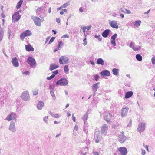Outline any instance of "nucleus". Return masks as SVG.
I'll list each match as a JSON object with an SVG mask.
<instances>
[{
  "mask_svg": "<svg viewBox=\"0 0 155 155\" xmlns=\"http://www.w3.org/2000/svg\"><path fill=\"white\" fill-rule=\"evenodd\" d=\"M91 27V26L90 25L89 26H87V27H86V29H87V30H89Z\"/></svg>",
  "mask_w": 155,
  "mask_h": 155,
  "instance_id": "obj_57",
  "label": "nucleus"
},
{
  "mask_svg": "<svg viewBox=\"0 0 155 155\" xmlns=\"http://www.w3.org/2000/svg\"><path fill=\"white\" fill-rule=\"evenodd\" d=\"M145 151L143 149L142 150L141 154L142 155H144L145 154Z\"/></svg>",
  "mask_w": 155,
  "mask_h": 155,
  "instance_id": "obj_54",
  "label": "nucleus"
},
{
  "mask_svg": "<svg viewBox=\"0 0 155 155\" xmlns=\"http://www.w3.org/2000/svg\"><path fill=\"white\" fill-rule=\"evenodd\" d=\"M26 36H29L31 35V32L29 30H27L24 32Z\"/></svg>",
  "mask_w": 155,
  "mask_h": 155,
  "instance_id": "obj_33",
  "label": "nucleus"
},
{
  "mask_svg": "<svg viewBox=\"0 0 155 155\" xmlns=\"http://www.w3.org/2000/svg\"><path fill=\"white\" fill-rule=\"evenodd\" d=\"M110 31L109 29L105 30L102 33V36L104 38H107L109 35Z\"/></svg>",
  "mask_w": 155,
  "mask_h": 155,
  "instance_id": "obj_19",
  "label": "nucleus"
},
{
  "mask_svg": "<svg viewBox=\"0 0 155 155\" xmlns=\"http://www.w3.org/2000/svg\"><path fill=\"white\" fill-rule=\"evenodd\" d=\"M8 129L10 131L12 132H16V129L15 128V122L11 121L10 122Z\"/></svg>",
  "mask_w": 155,
  "mask_h": 155,
  "instance_id": "obj_11",
  "label": "nucleus"
},
{
  "mask_svg": "<svg viewBox=\"0 0 155 155\" xmlns=\"http://www.w3.org/2000/svg\"><path fill=\"white\" fill-rule=\"evenodd\" d=\"M117 36V34H114L113 35H112L111 38V39L112 40H115Z\"/></svg>",
  "mask_w": 155,
  "mask_h": 155,
  "instance_id": "obj_40",
  "label": "nucleus"
},
{
  "mask_svg": "<svg viewBox=\"0 0 155 155\" xmlns=\"http://www.w3.org/2000/svg\"><path fill=\"white\" fill-rule=\"evenodd\" d=\"M64 70L65 72H68L69 71L68 66L67 65H66L64 67Z\"/></svg>",
  "mask_w": 155,
  "mask_h": 155,
  "instance_id": "obj_38",
  "label": "nucleus"
},
{
  "mask_svg": "<svg viewBox=\"0 0 155 155\" xmlns=\"http://www.w3.org/2000/svg\"><path fill=\"white\" fill-rule=\"evenodd\" d=\"M72 120L74 122L76 121L75 120V117L74 116V114H72Z\"/></svg>",
  "mask_w": 155,
  "mask_h": 155,
  "instance_id": "obj_61",
  "label": "nucleus"
},
{
  "mask_svg": "<svg viewBox=\"0 0 155 155\" xmlns=\"http://www.w3.org/2000/svg\"><path fill=\"white\" fill-rule=\"evenodd\" d=\"M31 18L33 20L36 25L38 26H41V24L40 22L41 19L40 18L36 16H32L31 17Z\"/></svg>",
  "mask_w": 155,
  "mask_h": 155,
  "instance_id": "obj_7",
  "label": "nucleus"
},
{
  "mask_svg": "<svg viewBox=\"0 0 155 155\" xmlns=\"http://www.w3.org/2000/svg\"><path fill=\"white\" fill-rule=\"evenodd\" d=\"M93 76L94 78V79L96 81H97L99 78V76L98 75L96 74V75H93Z\"/></svg>",
  "mask_w": 155,
  "mask_h": 155,
  "instance_id": "obj_37",
  "label": "nucleus"
},
{
  "mask_svg": "<svg viewBox=\"0 0 155 155\" xmlns=\"http://www.w3.org/2000/svg\"><path fill=\"white\" fill-rule=\"evenodd\" d=\"M132 121L131 120H130V122H129V123L128 124V125H127V127H129V126H131V124H132Z\"/></svg>",
  "mask_w": 155,
  "mask_h": 155,
  "instance_id": "obj_62",
  "label": "nucleus"
},
{
  "mask_svg": "<svg viewBox=\"0 0 155 155\" xmlns=\"http://www.w3.org/2000/svg\"><path fill=\"white\" fill-rule=\"evenodd\" d=\"M38 90H33V94L34 95H37L38 93Z\"/></svg>",
  "mask_w": 155,
  "mask_h": 155,
  "instance_id": "obj_48",
  "label": "nucleus"
},
{
  "mask_svg": "<svg viewBox=\"0 0 155 155\" xmlns=\"http://www.w3.org/2000/svg\"><path fill=\"white\" fill-rule=\"evenodd\" d=\"M126 12V13L127 14H130L131 13V12L129 10H127V9H125Z\"/></svg>",
  "mask_w": 155,
  "mask_h": 155,
  "instance_id": "obj_53",
  "label": "nucleus"
},
{
  "mask_svg": "<svg viewBox=\"0 0 155 155\" xmlns=\"http://www.w3.org/2000/svg\"><path fill=\"white\" fill-rule=\"evenodd\" d=\"M90 63L92 65H94L95 64L94 62L92 60L90 61Z\"/></svg>",
  "mask_w": 155,
  "mask_h": 155,
  "instance_id": "obj_60",
  "label": "nucleus"
},
{
  "mask_svg": "<svg viewBox=\"0 0 155 155\" xmlns=\"http://www.w3.org/2000/svg\"><path fill=\"white\" fill-rule=\"evenodd\" d=\"M81 28L83 30V32L85 34L86 32L85 29H86V26H84L83 28Z\"/></svg>",
  "mask_w": 155,
  "mask_h": 155,
  "instance_id": "obj_52",
  "label": "nucleus"
},
{
  "mask_svg": "<svg viewBox=\"0 0 155 155\" xmlns=\"http://www.w3.org/2000/svg\"><path fill=\"white\" fill-rule=\"evenodd\" d=\"M21 97L25 101H29L30 99V97L28 92L27 91H24L21 94Z\"/></svg>",
  "mask_w": 155,
  "mask_h": 155,
  "instance_id": "obj_1",
  "label": "nucleus"
},
{
  "mask_svg": "<svg viewBox=\"0 0 155 155\" xmlns=\"http://www.w3.org/2000/svg\"><path fill=\"white\" fill-rule=\"evenodd\" d=\"M27 62L31 67H33L36 64V62L35 59L29 56L27 58Z\"/></svg>",
  "mask_w": 155,
  "mask_h": 155,
  "instance_id": "obj_3",
  "label": "nucleus"
},
{
  "mask_svg": "<svg viewBox=\"0 0 155 155\" xmlns=\"http://www.w3.org/2000/svg\"><path fill=\"white\" fill-rule=\"evenodd\" d=\"M21 17V15H19V11H18L15 13L12 16V19L18 21L19 20Z\"/></svg>",
  "mask_w": 155,
  "mask_h": 155,
  "instance_id": "obj_16",
  "label": "nucleus"
},
{
  "mask_svg": "<svg viewBox=\"0 0 155 155\" xmlns=\"http://www.w3.org/2000/svg\"><path fill=\"white\" fill-rule=\"evenodd\" d=\"M102 139V137L99 134H96L94 136V139H95V142L96 143H99Z\"/></svg>",
  "mask_w": 155,
  "mask_h": 155,
  "instance_id": "obj_22",
  "label": "nucleus"
},
{
  "mask_svg": "<svg viewBox=\"0 0 155 155\" xmlns=\"http://www.w3.org/2000/svg\"><path fill=\"white\" fill-rule=\"evenodd\" d=\"M127 139V137L124 135V132H122L118 136V140L120 143L124 142Z\"/></svg>",
  "mask_w": 155,
  "mask_h": 155,
  "instance_id": "obj_4",
  "label": "nucleus"
},
{
  "mask_svg": "<svg viewBox=\"0 0 155 155\" xmlns=\"http://www.w3.org/2000/svg\"><path fill=\"white\" fill-rule=\"evenodd\" d=\"M23 1V0H20V1L17 3L16 6V8L17 9H19L20 8Z\"/></svg>",
  "mask_w": 155,
  "mask_h": 155,
  "instance_id": "obj_32",
  "label": "nucleus"
},
{
  "mask_svg": "<svg viewBox=\"0 0 155 155\" xmlns=\"http://www.w3.org/2000/svg\"><path fill=\"white\" fill-rule=\"evenodd\" d=\"M48 116H45L43 118V120L46 123H48Z\"/></svg>",
  "mask_w": 155,
  "mask_h": 155,
  "instance_id": "obj_42",
  "label": "nucleus"
},
{
  "mask_svg": "<svg viewBox=\"0 0 155 155\" xmlns=\"http://www.w3.org/2000/svg\"><path fill=\"white\" fill-rule=\"evenodd\" d=\"M136 58L139 61H142V56L140 54H137L136 56Z\"/></svg>",
  "mask_w": 155,
  "mask_h": 155,
  "instance_id": "obj_34",
  "label": "nucleus"
},
{
  "mask_svg": "<svg viewBox=\"0 0 155 155\" xmlns=\"http://www.w3.org/2000/svg\"><path fill=\"white\" fill-rule=\"evenodd\" d=\"M25 49L28 51H32L34 50V48L31 46L30 44L26 45Z\"/></svg>",
  "mask_w": 155,
  "mask_h": 155,
  "instance_id": "obj_23",
  "label": "nucleus"
},
{
  "mask_svg": "<svg viewBox=\"0 0 155 155\" xmlns=\"http://www.w3.org/2000/svg\"><path fill=\"white\" fill-rule=\"evenodd\" d=\"M129 108L125 107L123 108L121 110V116L122 117H124L127 115Z\"/></svg>",
  "mask_w": 155,
  "mask_h": 155,
  "instance_id": "obj_18",
  "label": "nucleus"
},
{
  "mask_svg": "<svg viewBox=\"0 0 155 155\" xmlns=\"http://www.w3.org/2000/svg\"><path fill=\"white\" fill-rule=\"evenodd\" d=\"M56 21L57 23H59L60 21V19L59 18H57L56 19Z\"/></svg>",
  "mask_w": 155,
  "mask_h": 155,
  "instance_id": "obj_58",
  "label": "nucleus"
},
{
  "mask_svg": "<svg viewBox=\"0 0 155 155\" xmlns=\"http://www.w3.org/2000/svg\"><path fill=\"white\" fill-rule=\"evenodd\" d=\"M151 62L153 65H155V55L152 57L151 59Z\"/></svg>",
  "mask_w": 155,
  "mask_h": 155,
  "instance_id": "obj_41",
  "label": "nucleus"
},
{
  "mask_svg": "<svg viewBox=\"0 0 155 155\" xmlns=\"http://www.w3.org/2000/svg\"><path fill=\"white\" fill-rule=\"evenodd\" d=\"M100 35H95V38H98V40L99 41H101L102 40L101 38H100Z\"/></svg>",
  "mask_w": 155,
  "mask_h": 155,
  "instance_id": "obj_43",
  "label": "nucleus"
},
{
  "mask_svg": "<svg viewBox=\"0 0 155 155\" xmlns=\"http://www.w3.org/2000/svg\"><path fill=\"white\" fill-rule=\"evenodd\" d=\"M133 95V92L132 91H128L126 93L125 95V98L128 99L131 97Z\"/></svg>",
  "mask_w": 155,
  "mask_h": 155,
  "instance_id": "obj_25",
  "label": "nucleus"
},
{
  "mask_svg": "<svg viewBox=\"0 0 155 155\" xmlns=\"http://www.w3.org/2000/svg\"><path fill=\"white\" fill-rule=\"evenodd\" d=\"M108 125L107 124H104L101 127V133L102 135H105L107 133Z\"/></svg>",
  "mask_w": 155,
  "mask_h": 155,
  "instance_id": "obj_6",
  "label": "nucleus"
},
{
  "mask_svg": "<svg viewBox=\"0 0 155 155\" xmlns=\"http://www.w3.org/2000/svg\"><path fill=\"white\" fill-rule=\"evenodd\" d=\"M55 39V38L54 37H52L50 40L48 42V44H50Z\"/></svg>",
  "mask_w": 155,
  "mask_h": 155,
  "instance_id": "obj_46",
  "label": "nucleus"
},
{
  "mask_svg": "<svg viewBox=\"0 0 155 155\" xmlns=\"http://www.w3.org/2000/svg\"><path fill=\"white\" fill-rule=\"evenodd\" d=\"M141 23V21L140 20L136 21L134 22V25L136 27L139 26Z\"/></svg>",
  "mask_w": 155,
  "mask_h": 155,
  "instance_id": "obj_35",
  "label": "nucleus"
},
{
  "mask_svg": "<svg viewBox=\"0 0 155 155\" xmlns=\"http://www.w3.org/2000/svg\"><path fill=\"white\" fill-rule=\"evenodd\" d=\"M8 38L9 40L11 38H12L13 36V33L12 31L10 28L9 27L8 28Z\"/></svg>",
  "mask_w": 155,
  "mask_h": 155,
  "instance_id": "obj_26",
  "label": "nucleus"
},
{
  "mask_svg": "<svg viewBox=\"0 0 155 155\" xmlns=\"http://www.w3.org/2000/svg\"><path fill=\"white\" fill-rule=\"evenodd\" d=\"M145 129V123H139L137 129L138 131L140 132H143Z\"/></svg>",
  "mask_w": 155,
  "mask_h": 155,
  "instance_id": "obj_8",
  "label": "nucleus"
},
{
  "mask_svg": "<svg viewBox=\"0 0 155 155\" xmlns=\"http://www.w3.org/2000/svg\"><path fill=\"white\" fill-rule=\"evenodd\" d=\"M110 25L113 28L116 29H118V28L117 21H112L110 23Z\"/></svg>",
  "mask_w": 155,
  "mask_h": 155,
  "instance_id": "obj_17",
  "label": "nucleus"
},
{
  "mask_svg": "<svg viewBox=\"0 0 155 155\" xmlns=\"http://www.w3.org/2000/svg\"><path fill=\"white\" fill-rule=\"evenodd\" d=\"M11 62L14 67H18L19 66L18 60L16 57H14L12 59Z\"/></svg>",
  "mask_w": 155,
  "mask_h": 155,
  "instance_id": "obj_14",
  "label": "nucleus"
},
{
  "mask_svg": "<svg viewBox=\"0 0 155 155\" xmlns=\"http://www.w3.org/2000/svg\"><path fill=\"white\" fill-rule=\"evenodd\" d=\"M117 127V125H114L112 126V128L116 129Z\"/></svg>",
  "mask_w": 155,
  "mask_h": 155,
  "instance_id": "obj_63",
  "label": "nucleus"
},
{
  "mask_svg": "<svg viewBox=\"0 0 155 155\" xmlns=\"http://www.w3.org/2000/svg\"><path fill=\"white\" fill-rule=\"evenodd\" d=\"M69 36L68 35V34H65L64 35H63L62 37H61V38H69Z\"/></svg>",
  "mask_w": 155,
  "mask_h": 155,
  "instance_id": "obj_50",
  "label": "nucleus"
},
{
  "mask_svg": "<svg viewBox=\"0 0 155 155\" xmlns=\"http://www.w3.org/2000/svg\"><path fill=\"white\" fill-rule=\"evenodd\" d=\"M26 37V36L24 32L22 33L20 35V38L22 40H23Z\"/></svg>",
  "mask_w": 155,
  "mask_h": 155,
  "instance_id": "obj_36",
  "label": "nucleus"
},
{
  "mask_svg": "<svg viewBox=\"0 0 155 155\" xmlns=\"http://www.w3.org/2000/svg\"><path fill=\"white\" fill-rule=\"evenodd\" d=\"M102 77L104 76H109L110 75V72L108 70H105L102 71L100 73Z\"/></svg>",
  "mask_w": 155,
  "mask_h": 155,
  "instance_id": "obj_15",
  "label": "nucleus"
},
{
  "mask_svg": "<svg viewBox=\"0 0 155 155\" xmlns=\"http://www.w3.org/2000/svg\"><path fill=\"white\" fill-rule=\"evenodd\" d=\"M68 58L64 56H62L59 58V62L61 64H65L69 62Z\"/></svg>",
  "mask_w": 155,
  "mask_h": 155,
  "instance_id": "obj_5",
  "label": "nucleus"
},
{
  "mask_svg": "<svg viewBox=\"0 0 155 155\" xmlns=\"http://www.w3.org/2000/svg\"><path fill=\"white\" fill-rule=\"evenodd\" d=\"M58 72V70H56L54 71H53L52 72V73L53 74H54V76L56 75Z\"/></svg>",
  "mask_w": 155,
  "mask_h": 155,
  "instance_id": "obj_49",
  "label": "nucleus"
},
{
  "mask_svg": "<svg viewBox=\"0 0 155 155\" xmlns=\"http://www.w3.org/2000/svg\"><path fill=\"white\" fill-rule=\"evenodd\" d=\"M41 10L42 9L41 7L38 8L37 10H36V13H38L39 11H41Z\"/></svg>",
  "mask_w": 155,
  "mask_h": 155,
  "instance_id": "obj_51",
  "label": "nucleus"
},
{
  "mask_svg": "<svg viewBox=\"0 0 155 155\" xmlns=\"http://www.w3.org/2000/svg\"><path fill=\"white\" fill-rule=\"evenodd\" d=\"M16 114L13 112H12L10 114L7 116L5 119V120L8 121H10L15 119L16 118Z\"/></svg>",
  "mask_w": 155,
  "mask_h": 155,
  "instance_id": "obj_9",
  "label": "nucleus"
},
{
  "mask_svg": "<svg viewBox=\"0 0 155 155\" xmlns=\"http://www.w3.org/2000/svg\"><path fill=\"white\" fill-rule=\"evenodd\" d=\"M44 103L43 102L39 101L38 102L37 105V107L38 110H41L44 107Z\"/></svg>",
  "mask_w": 155,
  "mask_h": 155,
  "instance_id": "obj_21",
  "label": "nucleus"
},
{
  "mask_svg": "<svg viewBox=\"0 0 155 155\" xmlns=\"http://www.w3.org/2000/svg\"><path fill=\"white\" fill-rule=\"evenodd\" d=\"M78 126L76 125L75 126L74 128V130H75L76 131H77L78 130Z\"/></svg>",
  "mask_w": 155,
  "mask_h": 155,
  "instance_id": "obj_56",
  "label": "nucleus"
},
{
  "mask_svg": "<svg viewBox=\"0 0 155 155\" xmlns=\"http://www.w3.org/2000/svg\"><path fill=\"white\" fill-rule=\"evenodd\" d=\"M54 86L51 84H50L49 86V88L50 90V91H53Z\"/></svg>",
  "mask_w": 155,
  "mask_h": 155,
  "instance_id": "obj_45",
  "label": "nucleus"
},
{
  "mask_svg": "<svg viewBox=\"0 0 155 155\" xmlns=\"http://www.w3.org/2000/svg\"><path fill=\"white\" fill-rule=\"evenodd\" d=\"M69 5V2H68L62 5L61 6V7L63 8H66L67 6H68Z\"/></svg>",
  "mask_w": 155,
  "mask_h": 155,
  "instance_id": "obj_39",
  "label": "nucleus"
},
{
  "mask_svg": "<svg viewBox=\"0 0 155 155\" xmlns=\"http://www.w3.org/2000/svg\"><path fill=\"white\" fill-rule=\"evenodd\" d=\"M68 84V81L65 78H61L56 83L57 85L61 86H67Z\"/></svg>",
  "mask_w": 155,
  "mask_h": 155,
  "instance_id": "obj_2",
  "label": "nucleus"
},
{
  "mask_svg": "<svg viewBox=\"0 0 155 155\" xmlns=\"http://www.w3.org/2000/svg\"><path fill=\"white\" fill-rule=\"evenodd\" d=\"M49 114L51 115V116L55 118H58L60 117V115H59V114H54L51 111L49 112Z\"/></svg>",
  "mask_w": 155,
  "mask_h": 155,
  "instance_id": "obj_31",
  "label": "nucleus"
},
{
  "mask_svg": "<svg viewBox=\"0 0 155 155\" xmlns=\"http://www.w3.org/2000/svg\"><path fill=\"white\" fill-rule=\"evenodd\" d=\"M110 43L112 45H114V46H116V43L115 40H112L111 41Z\"/></svg>",
  "mask_w": 155,
  "mask_h": 155,
  "instance_id": "obj_47",
  "label": "nucleus"
},
{
  "mask_svg": "<svg viewBox=\"0 0 155 155\" xmlns=\"http://www.w3.org/2000/svg\"><path fill=\"white\" fill-rule=\"evenodd\" d=\"M119 69L117 68H114L112 70V72L114 75L117 76L119 74Z\"/></svg>",
  "mask_w": 155,
  "mask_h": 155,
  "instance_id": "obj_30",
  "label": "nucleus"
},
{
  "mask_svg": "<svg viewBox=\"0 0 155 155\" xmlns=\"http://www.w3.org/2000/svg\"><path fill=\"white\" fill-rule=\"evenodd\" d=\"M112 117V115L109 112H106L104 113V120L107 123L109 122L110 119Z\"/></svg>",
  "mask_w": 155,
  "mask_h": 155,
  "instance_id": "obj_10",
  "label": "nucleus"
},
{
  "mask_svg": "<svg viewBox=\"0 0 155 155\" xmlns=\"http://www.w3.org/2000/svg\"><path fill=\"white\" fill-rule=\"evenodd\" d=\"M97 63L100 64L101 65H103L104 64V61L101 58H98L96 61Z\"/></svg>",
  "mask_w": 155,
  "mask_h": 155,
  "instance_id": "obj_27",
  "label": "nucleus"
},
{
  "mask_svg": "<svg viewBox=\"0 0 155 155\" xmlns=\"http://www.w3.org/2000/svg\"><path fill=\"white\" fill-rule=\"evenodd\" d=\"M59 67V66L56 65L54 64L50 65L49 69L50 71H52L54 69H56Z\"/></svg>",
  "mask_w": 155,
  "mask_h": 155,
  "instance_id": "obj_28",
  "label": "nucleus"
},
{
  "mask_svg": "<svg viewBox=\"0 0 155 155\" xmlns=\"http://www.w3.org/2000/svg\"><path fill=\"white\" fill-rule=\"evenodd\" d=\"M100 84L99 82H97L94 84L92 87V90L94 92H96L97 89L99 88V87L98 85Z\"/></svg>",
  "mask_w": 155,
  "mask_h": 155,
  "instance_id": "obj_20",
  "label": "nucleus"
},
{
  "mask_svg": "<svg viewBox=\"0 0 155 155\" xmlns=\"http://www.w3.org/2000/svg\"><path fill=\"white\" fill-rule=\"evenodd\" d=\"M63 44V43L61 41H60L58 42V44L57 45V47L54 49L53 50V52H56L58 50H59L60 48L61 47V46H62Z\"/></svg>",
  "mask_w": 155,
  "mask_h": 155,
  "instance_id": "obj_24",
  "label": "nucleus"
},
{
  "mask_svg": "<svg viewBox=\"0 0 155 155\" xmlns=\"http://www.w3.org/2000/svg\"><path fill=\"white\" fill-rule=\"evenodd\" d=\"M129 47L130 48H132L133 50L135 51H137L139 50L141 48L140 46H135L133 42H131L129 45Z\"/></svg>",
  "mask_w": 155,
  "mask_h": 155,
  "instance_id": "obj_13",
  "label": "nucleus"
},
{
  "mask_svg": "<svg viewBox=\"0 0 155 155\" xmlns=\"http://www.w3.org/2000/svg\"><path fill=\"white\" fill-rule=\"evenodd\" d=\"M117 14L115 12L112 13V16L113 17H115L116 16Z\"/></svg>",
  "mask_w": 155,
  "mask_h": 155,
  "instance_id": "obj_64",
  "label": "nucleus"
},
{
  "mask_svg": "<svg viewBox=\"0 0 155 155\" xmlns=\"http://www.w3.org/2000/svg\"><path fill=\"white\" fill-rule=\"evenodd\" d=\"M118 151L121 155H126L127 153V149L124 147H120L118 148Z\"/></svg>",
  "mask_w": 155,
  "mask_h": 155,
  "instance_id": "obj_12",
  "label": "nucleus"
},
{
  "mask_svg": "<svg viewBox=\"0 0 155 155\" xmlns=\"http://www.w3.org/2000/svg\"><path fill=\"white\" fill-rule=\"evenodd\" d=\"M88 110L83 117H82V119L84 122V123H85V122L87 120L88 118Z\"/></svg>",
  "mask_w": 155,
  "mask_h": 155,
  "instance_id": "obj_29",
  "label": "nucleus"
},
{
  "mask_svg": "<svg viewBox=\"0 0 155 155\" xmlns=\"http://www.w3.org/2000/svg\"><path fill=\"white\" fill-rule=\"evenodd\" d=\"M52 96V97L54 96H55L54 94V93L53 91H50V92Z\"/></svg>",
  "mask_w": 155,
  "mask_h": 155,
  "instance_id": "obj_55",
  "label": "nucleus"
},
{
  "mask_svg": "<svg viewBox=\"0 0 155 155\" xmlns=\"http://www.w3.org/2000/svg\"><path fill=\"white\" fill-rule=\"evenodd\" d=\"M2 52L5 55V56H6V57H7V55H6V54L5 53V49H3L2 50Z\"/></svg>",
  "mask_w": 155,
  "mask_h": 155,
  "instance_id": "obj_59",
  "label": "nucleus"
},
{
  "mask_svg": "<svg viewBox=\"0 0 155 155\" xmlns=\"http://www.w3.org/2000/svg\"><path fill=\"white\" fill-rule=\"evenodd\" d=\"M54 74H52L50 77H47V79L48 80H50L54 78Z\"/></svg>",
  "mask_w": 155,
  "mask_h": 155,
  "instance_id": "obj_44",
  "label": "nucleus"
}]
</instances>
